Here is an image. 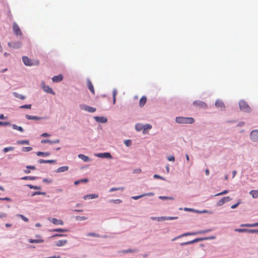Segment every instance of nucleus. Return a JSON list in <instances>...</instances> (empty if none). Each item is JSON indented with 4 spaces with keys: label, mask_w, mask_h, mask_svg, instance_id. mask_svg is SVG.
I'll use <instances>...</instances> for the list:
<instances>
[{
    "label": "nucleus",
    "mask_w": 258,
    "mask_h": 258,
    "mask_svg": "<svg viewBox=\"0 0 258 258\" xmlns=\"http://www.w3.org/2000/svg\"><path fill=\"white\" fill-rule=\"evenodd\" d=\"M176 122L178 123L192 124L195 122L192 117H177L175 119Z\"/></svg>",
    "instance_id": "nucleus-1"
},
{
    "label": "nucleus",
    "mask_w": 258,
    "mask_h": 258,
    "mask_svg": "<svg viewBox=\"0 0 258 258\" xmlns=\"http://www.w3.org/2000/svg\"><path fill=\"white\" fill-rule=\"evenodd\" d=\"M210 231H211L210 229H207V230H205L199 231L196 232H187V233H183V234L179 236L177 238H180L181 237L186 236H189V235H195L199 234H204V233L209 232Z\"/></svg>",
    "instance_id": "nucleus-2"
},
{
    "label": "nucleus",
    "mask_w": 258,
    "mask_h": 258,
    "mask_svg": "<svg viewBox=\"0 0 258 258\" xmlns=\"http://www.w3.org/2000/svg\"><path fill=\"white\" fill-rule=\"evenodd\" d=\"M13 30L14 34L17 36H22L23 35L21 29L16 22H14L13 24Z\"/></svg>",
    "instance_id": "nucleus-3"
},
{
    "label": "nucleus",
    "mask_w": 258,
    "mask_h": 258,
    "mask_svg": "<svg viewBox=\"0 0 258 258\" xmlns=\"http://www.w3.org/2000/svg\"><path fill=\"white\" fill-rule=\"evenodd\" d=\"M239 107L241 110L245 112H249L250 111V107L246 102L244 101H240L239 102Z\"/></svg>",
    "instance_id": "nucleus-4"
},
{
    "label": "nucleus",
    "mask_w": 258,
    "mask_h": 258,
    "mask_svg": "<svg viewBox=\"0 0 258 258\" xmlns=\"http://www.w3.org/2000/svg\"><path fill=\"white\" fill-rule=\"evenodd\" d=\"M80 108L81 109L89 112H94L96 111L95 108L85 104L80 105Z\"/></svg>",
    "instance_id": "nucleus-5"
},
{
    "label": "nucleus",
    "mask_w": 258,
    "mask_h": 258,
    "mask_svg": "<svg viewBox=\"0 0 258 258\" xmlns=\"http://www.w3.org/2000/svg\"><path fill=\"white\" fill-rule=\"evenodd\" d=\"M250 139L253 142L258 141V130H255L252 131L250 134Z\"/></svg>",
    "instance_id": "nucleus-6"
},
{
    "label": "nucleus",
    "mask_w": 258,
    "mask_h": 258,
    "mask_svg": "<svg viewBox=\"0 0 258 258\" xmlns=\"http://www.w3.org/2000/svg\"><path fill=\"white\" fill-rule=\"evenodd\" d=\"M193 104L194 105L196 106V107H199V108H207V104L202 101H200V100H197V101H195L193 102Z\"/></svg>",
    "instance_id": "nucleus-7"
},
{
    "label": "nucleus",
    "mask_w": 258,
    "mask_h": 258,
    "mask_svg": "<svg viewBox=\"0 0 258 258\" xmlns=\"http://www.w3.org/2000/svg\"><path fill=\"white\" fill-rule=\"evenodd\" d=\"M8 45L11 48L18 49L21 47L22 43L20 41H17L14 42H9Z\"/></svg>",
    "instance_id": "nucleus-8"
},
{
    "label": "nucleus",
    "mask_w": 258,
    "mask_h": 258,
    "mask_svg": "<svg viewBox=\"0 0 258 258\" xmlns=\"http://www.w3.org/2000/svg\"><path fill=\"white\" fill-rule=\"evenodd\" d=\"M231 200L230 197H225L220 199L216 204L217 206H221L225 203L230 201Z\"/></svg>",
    "instance_id": "nucleus-9"
},
{
    "label": "nucleus",
    "mask_w": 258,
    "mask_h": 258,
    "mask_svg": "<svg viewBox=\"0 0 258 258\" xmlns=\"http://www.w3.org/2000/svg\"><path fill=\"white\" fill-rule=\"evenodd\" d=\"M22 61L24 64L26 66H32V60L29 58L27 56H23L22 57Z\"/></svg>",
    "instance_id": "nucleus-10"
},
{
    "label": "nucleus",
    "mask_w": 258,
    "mask_h": 258,
    "mask_svg": "<svg viewBox=\"0 0 258 258\" xmlns=\"http://www.w3.org/2000/svg\"><path fill=\"white\" fill-rule=\"evenodd\" d=\"M95 156L96 157H99V158H109L111 159L112 156L111 155L110 153H100L95 154Z\"/></svg>",
    "instance_id": "nucleus-11"
},
{
    "label": "nucleus",
    "mask_w": 258,
    "mask_h": 258,
    "mask_svg": "<svg viewBox=\"0 0 258 258\" xmlns=\"http://www.w3.org/2000/svg\"><path fill=\"white\" fill-rule=\"evenodd\" d=\"M208 239H209L208 238H196V239H195L194 240L182 243H181V245H188V244H192L194 243L202 241L203 240Z\"/></svg>",
    "instance_id": "nucleus-12"
},
{
    "label": "nucleus",
    "mask_w": 258,
    "mask_h": 258,
    "mask_svg": "<svg viewBox=\"0 0 258 258\" xmlns=\"http://www.w3.org/2000/svg\"><path fill=\"white\" fill-rule=\"evenodd\" d=\"M94 118L98 122L106 123L107 121V118L103 116H95Z\"/></svg>",
    "instance_id": "nucleus-13"
},
{
    "label": "nucleus",
    "mask_w": 258,
    "mask_h": 258,
    "mask_svg": "<svg viewBox=\"0 0 258 258\" xmlns=\"http://www.w3.org/2000/svg\"><path fill=\"white\" fill-rule=\"evenodd\" d=\"M87 87L89 89V90L91 92V93L94 95L95 94V90L93 87V85L90 81V80L88 79L87 81Z\"/></svg>",
    "instance_id": "nucleus-14"
},
{
    "label": "nucleus",
    "mask_w": 258,
    "mask_h": 258,
    "mask_svg": "<svg viewBox=\"0 0 258 258\" xmlns=\"http://www.w3.org/2000/svg\"><path fill=\"white\" fill-rule=\"evenodd\" d=\"M215 105L217 107L220 108L221 110H223L225 108L224 104L221 100H217L215 103Z\"/></svg>",
    "instance_id": "nucleus-15"
},
{
    "label": "nucleus",
    "mask_w": 258,
    "mask_h": 258,
    "mask_svg": "<svg viewBox=\"0 0 258 258\" xmlns=\"http://www.w3.org/2000/svg\"><path fill=\"white\" fill-rule=\"evenodd\" d=\"M50 221L55 225H62L63 224V222L61 220H60V219H57L56 218H52Z\"/></svg>",
    "instance_id": "nucleus-16"
},
{
    "label": "nucleus",
    "mask_w": 258,
    "mask_h": 258,
    "mask_svg": "<svg viewBox=\"0 0 258 258\" xmlns=\"http://www.w3.org/2000/svg\"><path fill=\"white\" fill-rule=\"evenodd\" d=\"M67 240H59L55 242V245L56 246H62L67 244Z\"/></svg>",
    "instance_id": "nucleus-17"
},
{
    "label": "nucleus",
    "mask_w": 258,
    "mask_h": 258,
    "mask_svg": "<svg viewBox=\"0 0 258 258\" xmlns=\"http://www.w3.org/2000/svg\"><path fill=\"white\" fill-rule=\"evenodd\" d=\"M43 89L44 91L47 93H50L52 94H54V91L52 90V89L49 87L48 86L46 85H43Z\"/></svg>",
    "instance_id": "nucleus-18"
},
{
    "label": "nucleus",
    "mask_w": 258,
    "mask_h": 258,
    "mask_svg": "<svg viewBox=\"0 0 258 258\" xmlns=\"http://www.w3.org/2000/svg\"><path fill=\"white\" fill-rule=\"evenodd\" d=\"M63 79V76L62 75L60 74L58 76H54L52 78V80L54 82H60Z\"/></svg>",
    "instance_id": "nucleus-19"
},
{
    "label": "nucleus",
    "mask_w": 258,
    "mask_h": 258,
    "mask_svg": "<svg viewBox=\"0 0 258 258\" xmlns=\"http://www.w3.org/2000/svg\"><path fill=\"white\" fill-rule=\"evenodd\" d=\"M147 102V98L145 96H143L140 100L139 105L141 107H142Z\"/></svg>",
    "instance_id": "nucleus-20"
},
{
    "label": "nucleus",
    "mask_w": 258,
    "mask_h": 258,
    "mask_svg": "<svg viewBox=\"0 0 258 258\" xmlns=\"http://www.w3.org/2000/svg\"><path fill=\"white\" fill-rule=\"evenodd\" d=\"M69 169V167L67 166H64L62 167H60L56 170V172H62L67 171Z\"/></svg>",
    "instance_id": "nucleus-21"
},
{
    "label": "nucleus",
    "mask_w": 258,
    "mask_h": 258,
    "mask_svg": "<svg viewBox=\"0 0 258 258\" xmlns=\"http://www.w3.org/2000/svg\"><path fill=\"white\" fill-rule=\"evenodd\" d=\"M152 128V125L150 124H146L145 125H144V128H143V133L144 134H147L148 132V131Z\"/></svg>",
    "instance_id": "nucleus-22"
},
{
    "label": "nucleus",
    "mask_w": 258,
    "mask_h": 258,
    "mask_svg": "<svg viewBox=\"0 0 258 258\" xmlns=\"http://www.w3.org/2000/svg\"><path fill=\"white\" fill-rule=\"evenodd\" d=\"M98 197V196L97 195L91 194V195H86V196H84V199L86 200L90 199H92L97 198Z\"/></svg>",
    "instance_id": "nucleus-23"
},
{
    "label": "nucleus",
    "mask_w": 258,
    "mask_h": 258,
    "mask_svg": "<svg viewBox=\"0 0 258 258\" xmlns=\"http://www.w3.org/2000/svg\"><path fill=\"white\" fill-rule=\"evenodd\" d=\"M59 140H56L55 141H50L49 140H43L41 141L42 143H49V144H55L59 143Z\"/></svg>",
    "instance_id": "nucleus-24"
},
{
    "label": "nucleus",
    "mask_w": 258,
    "mask_h": 258,
    "mask_svg": "<svg viewBox=\"0 0 258 258\" xmlns=\"http://www.w3.org/2000/svg\"><path fill=\"white\" fill-rule=\"evenodd\" d=\"M11 125L14 130H18L21 132H24V130L23 128V127L21 126H18L15 124H11Z\"/></svg>",
    "instance_id": "nucleus-25"
},
{
    "label": "nucleus",
    "mask_w": 258,
    "mask_h": 258,
    "mask_svg": "<svg viewBox=\"0 0 258 258\" xmlns=\"http://www.w3.org/2000/svg\"><path fill=\"white\" fill-rule=\"evenodd\" d=\"M38 162L39 163H55V161L53 160H45L43 159H39Z\"/></svg>",
    "instance_id": "nucleus-26"
},
{
    "label": "nucleus",
    "mask_w": 258,
    "mask_h": 258,
    "mask_svg": "<svg viewBox=\"0 0 258 258\" xmlns=\"http://www.w3.org/2000/svg\"><path fill=\"white\" fill-rule=\"evenodd\" d=\"M79 158L81 159L84 162H88L89 161V158L88 156H85L83 154H79L78 155Z\"/></svg>",
    "instance_id": "nucleus-27"
},
{
    "label": "nucleus",
    "mask_w": 258,
    "mask_h": 258,
    "mask_svg": "<svg viewBox=\"0 0 258 258\" xmlns=\"http://www.w3.org/2000/svg\"><path fill=\"white\" fill-rule=\"evenodd\" d=\"M44 241L41 237L36 235V238L33 239V243H42Z\"/></svg>",
    "instance_id": "nucleus-28"
},
{
    "label": "nucleus",
    "mask_w": 258,
    "mask_h": 258,
    "mask_svg": "<svg viewBox=\"0 0 258 258\" xmlns=\"http://www.w3.org/2000/svg\"><path fill=\"white\" fill-rule=\"evenodd\" d=\"M249 194L253 198H257L258 197V190H252L250 191Z\"/></svg>",
    "instance_id": "nucleus-29"
},
{
    "label": "nucleus",
    "mask_w": 258,
    "mask_h": 258,
    "mask_svg": "<svg viewBox=\"0 0 258 258\" xmlns=\"http://www.w3.org/2000/svg\"><path fill=\"white\" fill-rule=\"evenodd\" d=\"M257 226H258V222L255 223L253 224H244L241 225V227L245 226V227H256Z\"/></svg>",
    "instance_id": "nucleus-30"
},
{
    "label": "nucleus",
    "mask_w": 258,
    "mask_h": 258,
    "mask_svg": "<svg viewBox=\"0 0 258 258\" xmlns=\"http://www.w3.org/2000/svg\"><path fill=\"white\" fill-rule=\"evenodd\" d=\"M13 95L15 97L21 100L24 99L25 98L24 96L17 92H14Z\"/></svg>",
    "instance_id": "nucleus-31"
},
{
    "label": "nucleus",
    "mask_w": 258,
    "mask_h": 258,
    "mask_svg": "<svg viewBox=\"0 0 258 258\" xmlns=\"http://www.w3.org/2000/svg\"><path fill=\"white\" fill-rule=\"evenodd\" d=\"M17 144L19 145H29V142L28 140H18L17 141Z\"/></svg>",
    "instance_id": "nucleus-32"
},
{
    "label": "nucleus",
    "mask_w": 258,
    "mask_h": 258,
    "mask_svg": "<svg viewBox=\"0 0 258 258\" xmlns=\"http://www.w3.org/2000/svg\"><path fill=\"white\" fill-rule=\"evenodd\" d=\"M135 127L137 131H140L142 130H143L144 125L140 123H138L136 125Z\"/></svg>",
    "instance_id": "nucleus-33"
},
{
    "label": "nucleus",
    "mask_w": 258,
    "mask_h": 258,
    "mask_svg": "<svg viewBox=\"0 0 258 258\" xmlns=\"http://www.w3.org/2000/svg\"><path fill=\"white\" fill-rule=\"evenodd\" d=\"M11 124H12L9 121H0V126H8V125L11 126Z\"/></svg>",
    "instance_id": "nucleus-34"
},
{
    "label": "nucleus",
    "mask_w": 258,
    "mask_h": 258,
    "mask_svg": "<svg viewBox=\"0 0 258 258\" xmlns=\"http://www.w3.org/2000/svg\"><path fill=\"white\" fill-rule=\"evenodd\" d=\"M14 149V147H5L3 149V152L4 153H7V152H8L9 151H12Z\"/></svg>",
    "instance_id": "nucleus-35"
},
{
    "label": "nucleus",
    "mask_w": 258,
    "mask_h": 258,
    "mask_svg": "<svg viewBox=\"0 0 258 258\" xmlns=\"http://www.w3.org/2000/svg\"><path fill=\"white\" fill-rule=\"evenodd\" d=\"M38 156H47L50 155L49 152H38L37 153Z\"/></svg>",
    "instance_id": "nucleus-36"
},
{
    "label": "nucleus",
    "mask_w": 258,
    "mask_h": 258,
    "mask_svg": "<svg viewBox=\"0 0 258 258\" xmlns=\"http://www.w3.org/2000/svg\"><path fill=\"white\" fill-rule=\"evenodd\" d=\"M31 104H25L20 106V108L22 109H31Z\"/></svg>",
    "instance_id": "nucleus-37"
},
{
    "label": "nucleus",
    "mask_w": 258,
    "mask_h": 258,
    "mask_svg": "<svg viewBox=\"0 0 258 258\" xmlns=\"http://www.w3.org/2000/svg\"><path fill=\"white\" fill-rule=\"evenodd\" d=\"M159 198L161 200H173L174 198L172 197H166V196H160Z\"/></svg>",
    "instance_id": "nucleus-38"
},
{
    "label": "nucleus",
    "mask_w": 258,
    "mask_h": 258,
    "mask_svg": "<svg viewBox=\"0 0 258 258\" xmlns=\"http://www.w3.org/2000/svg\"><path fill=\"white\" fill-rule=\"evenodd\" d=\"M51 231H56V232H67L68 230L67 229H63L61 228H57L51 230Z\"/></svg>",
    "instance_id": "nucleus-39"
},
{
    "label": "nucleus",
    "mask_w": 258,
    "mask_h": 258,
    "mask_svg": "<svg viewBox=\"0 0 258 258\" xmlns=\"http://www.w3.org/2000/svg\"><path fill=\"white\" fill-rule=\"evenodd\" d=\"M163 218H165V217H152L151 218L153 220H157L158 221H165V220H163L162 219H161Z\"/></svg>",
    "instance_id": "nucleus-40"
},
{
    "label": "nucleus",
    "mask_w": 258,
    "mask_h": 258,
    "mask_svg": "<svg viewBox=\"0 0 258 258\" xmlns=\"http://www.w3.org/2000/svg\"><path fill=\"white\" fill-rule=\"evenodd\" d=\"M124 188L123 187H118V188L113 187V188H111L110 189L109 191L110 192H112V191L118 190H123L124 189Z\"/></svg>",
    "instance_id": "nucleus-41"
},
{
    "label": "nucleus",
    "mask_w": 258,
    "mask_h": 258,
    "mask_svg": "<svg viewBox=\"0 0 258 258\" xmlns=\"http://www.w3.org/2000/svg\"><path fill=\"white\" fill-rule=\"evenodd\" d=\"M32 150V148L31 147H25L22 148V151L23 152H29Z\"/></svg>",
    "instance_id": "nucleus-42"
},
{
    "label": "nucleus",
    "mask_w": 258,
    "mask_h": 258,
    "mask_svg": "<svg viewBox=\"0 0 258 258\" xmlns=\"http://www.w3.org/2000/svg\"><path fill=\"white\" fill-rule=\"evenodd\" d=\"M228 192V190H225L221 192H219V193H218L217 194H216L215 195V197H217V196H221V195H226L227 194V193Z\"/></svg>",
    "instance_id": "nucleus-43"
},
{
    "label": "nucleus",
    "mask_w": 258,
    "mask_h": 258,
    "mask_svg": "<svg viewBox=\"0 0 258 258\" xmlns=\"http://www.w3.org/2000/svg\"><path fill=\"white\" fill-rule=\"evenodd\" d=\"M38 195L45 196L46 192H40V191H33V196Z\"/></svg>",
    "instance_id": "nucleus-44"
},
{
    "label": "nucleus",
    "mask_w": 258,
    "mask_h": 258,
    "mask_svg": "<svg viewBox=\"0 0 258 258\" xmlns=\"http://www.w3.org/2000/svg\"><path fill=\"white\" fill-rule=\"evenodd\" d=\"M177 217H165V218H162L163 220H174L177 219Z\"/></svg>",
    "instance_id": "nucleus-45"
},
{
    "label": "nucleus",
    "mask_w": 258,
    "mask_h": 258,
    "mask_svg": "<svg viewBox=\"0 0 258 258\" xmlns=\"http://www.w3.org/2000/svg\"><path fill=\"white\" fill-rule=\"evenodd\" d=\"M240 203H241V200H239L238 202L236 204H235L234 205H233L231 207V209H235V208H237Z\"/></svg>",
    "instance_id": "nucleus-46"
},
{
    "label": "nucleus",
    "mask_w": 258,
    "mask_h": 258,
    "mask_svg": "<svg viewBox=\"0 0 258 258\" xmlns=\"http://www.w3.org/2000/svg\"><path fill=\"white\" fill-rule=\"evenodd\" d=\"M249 230V229H235V231L239 232H248Z\"/></svg>",
    "instance_id": "nucleus-47"
},
{
    "label": "nucleus",
    "mask_w": 258,
    "mask_h": 258,
    "mask_svg": "<svg viewBox=\"0 0 258 258\" xmlns=\"http://www.w3.org/2000/svg\"><path fill=\"white\" fill-rule=\"evenodd\" d=\"M22 180H32V176H25L21 178Z\"/></svg>",
    "instance_id": "nucleus-48"
},
{
    "label": "nucleus",
    "mask_w": 258,
    "mask_h": 258,
    "mask_svg": "<svg viewBox=\"0 0 258 258\" xmlns=\"http://www.w3.org/2000/svg\"><path fill=\"white\" fill-rule=\"evenodd\" d=\"M88 236H93V237H99V235L95 233H89L87 235Z\"/></svg>",
    "instance_id": "nucleus-49"
},
{
    "label": "nucleus",
    "mask_w": 258,
    "mask_h": 258,
    "mask_svg": "<svg viewBox=\"0 0 258 258\" xmlns=\"http://www.w3.org/2000/svg\"><path fill=\"white\" fill-rule=\"evenodd\" d=\"M19 216L21 218V219L25 222H28V219L25 217V216L23 215H19Z\"/></svg>",
    "instance_id": "nucleus-50"
},
{
    "label": "nucleus",
    "mask_w": 258,
    "mask_h": 258,
    "mask_svg": "<svg viewBox=\"0 0 258 258\" xmlns=\"http://www.w3.org/2000/svg\"><path fill=\"white\" fill-rule=\"evenodd\" d=\"M0 201H11L12 199L8 197L0 198Z\"/></svg>",
    "instance_id": "nucleus-51"
},
{
    "label": "nucleus",
    "mask_w": 258,
    "mask_h": 258,
    "mask_svg": "<svg viewBox=\"0 0 258 258\" xmlns=\"http://www.w3.org/2000/svg\"><path fill=\"white\" fill-rule=\"evenodd\" d=\"M124 143L127 147L130 146L132 144V141L130 140H127L124 141Z\"/></svg>",
    "instance_id": "nucleus-52"
},
{
    "label": "nucleus",
    "mask_w": 258,
    "mask_h": 258,
    "mask_svg": "<svg viewBox=\"0 0 258 258\" xmlns=\"http://www.w3.org/2000/svg\"><path fill=\"white\" fill-rule=\"evenodd\" d=\"M87 219V218L84 216H82V217L78 216V217H76V219L79 220H86Z\"/></svg>",
    "instance_id": "nucleus-53"
},
{
    "label": "nucleus",
    "mask_w": 258,
    "mask_h": 258,
    "mask_svg": "<svg viewBox=\"0 0 258 258\" xmlns=\"http://www.w3.org/2000/svg\"><path fill=\"white\" fill-rule=\"evenodd\" d=\"M144 197V195H140V196H134L132 197V199H134V200H138L141 198H142Z\"/></svg>",
    "instance_id": "nucleus-54"
},
{
    "label": "nucleus",
    "mask_w": 258,
    "mask_h": 258,
    "mask_svg": "<svg viewBox=\"0 0 258 258\" xmlns=\"http://www.w3.org/2000/svg\"><path fill=\"white\" fill-rule=\"evenodd\" d=\"M168 160L169 161H173V162H174L175 161V158H174V156H171L168 157Z\"/></svg>",
    "instance_id": "nucleus-55"
},
{
    "label": "nucleus",
    "mask_w": 258,
    "mask_h": 258,
    "mask_svg": "<svg viewBox=\"0 0 258 258\" xmlns=\"http://www.w3.org/2000/svg\"><path fill=\"white\" fill-rule=\"evenodd\" d=\"M43 181L44 182H46V183H51L52 182V180L51 179H48L47 178H44L43 179Z\"/></svg>",
    "instance_id": "nucleus-56"
},
{
    "label": "nucleus",
    "mask_w": 258,
    "mask_h": 258,
    "mask_svg": "<svg viewBox=\"0 0 258 258\" xmlns=\"http://www.w3.org/2000/svg\"><path fill=\"white\" fill-rule=\"evenodd\" d=\"M7 214L5 213H0V218H4L6 217Z\"/></svg>",
    "instance_id": "nucleus-57"
},
{
    "label": "nucleus",
    "mask_w": 258,
    "mask_h": 258,
    "mask_svg": "<svg viewBox=\"0 0 258 258\" xmlns=\"http://www.w3.org/2000/svg\"><path fill=\"white\" fill-rule=\"evenodd\" d=\"M153 176H154V178H158V179H163V178L162 177H161L160 175H157V174H154Z\"/></svg>",
    "instance_id": "nucleus-58"
},
{
    "label": "nucleus",
    "mask_w": 258,
    "mask_h": 258,
    "mask_svg": "<svg viewBox=\"0 0 258 258\" xmlns=\"http://www.w3.org/2000/svg\"><path fill=\"white\" fill-rule=\"evenodd\" d=\"M25 117L29 120H32V115L26 114Z\"/></svg>",
    "instance_id": "nucleus-59"
},
{
    "label": "nucleus",
    "mask_w": 258,
    "mask_h": 258,
    "mask_svg": "<svg viewBox=\"0 0 258 258\" xmlns=\"http://www.w3.org/2000/svg\"><path fill=\"white\" fill-rule=\"evenodd\" d=\"M249 233H258V230L250 229L248 230Z\"/></svg>",
    "instance_id": "nucleus-60"
},
{
    "label": "nucleus",
    "mask_w": 258,
    "mask_h": 258,
    "mask_svg": "<svg viewBox=\"0 0 258 258\" xmlns=\"http://www.w3.org/2000/svg\"><path fill=\"white\" fill-rule=\"evenodd\" d=\"M142 171L141 169H136L135 170H134V173H141Z\"/></svg>",
    "instance_id": "nucleus-61"
},
{
    "label": "nucleus",
    "mask_w": 258,
    "mask_h": 258,
    "mask_svg": "<svg viewBox=\"0 0 258 258\" xmlns=\"http://www.w3.org/2000/svg\"><path fill=\"white\" fill-rule=\"evenodd\" d=\"M143 195H144V197H145V196H153L154 194L153 192H149V193H146V194H144Z\"/></svg>",
    "instance_id": "nucleus-62"
},
{
    "label": "nucleus",
    "mask_w": 258,
    "mask_h": 258,
    "mask_svg": "<svg viewBox=\"0 0 258 258\" xmlns=\"http://www.w3.org/2000/svg\"><path fill=\"white\" fill-rule=\"evenodd\" d=\"M8 71V69L7 68H5V69H2L1 70H0V73H4L6 72H7Z\"/></svg>",
    "instance_id": "nucleus-63"
},
{
    "label": "nucleus",
    "mask_w": 258,
    "mask_h": 258,
    "mask_svg": "<svg viewBox=\"0 0 258 258\" xmlns=\"http://www.w3.org/2000/svg\"><path fill=\"white\" fill-rule=\"evenodd\" d=\"M6 118V117L5 116V115L3 114H0V119H4Z\"/></svg>",
    "instance_id": "nucleus-64"
}]
</instances>
